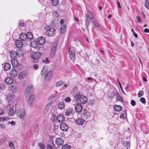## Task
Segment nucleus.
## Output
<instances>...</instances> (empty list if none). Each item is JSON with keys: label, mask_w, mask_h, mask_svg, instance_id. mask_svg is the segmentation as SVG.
<instances>
[{"label": "nucleus", "mask_w": 149, "mask_h": 149, "mask_svg": "<svg viewBox=\"0 0 149 149\" xmlns=\"http://www.w3.org/2000/svg\"><path fill=\"white\" fill-rule=\"evenodd\" d=\"M64 83L63 81H60L57 82L56 83V86H59L63 85Z\"/></svg>", "instance_id": "40"}, {"label": "nucleus", "mask_w": 149, "mask_h": 149, "mask_svg": "<svg viewBox=\"0 0 149 149\" xmlns=\"http://www.w3.org/2000/svg\"><path fill=\"white\" fill-rule=\"evenodd\" d=\"M140 101L143 104H145L146 102L145 99L143 97H141L140 99Z\"/></svg>", "instance_id": "47"}, {"label": "nucleus", "mask_w": 149, "mask_h": 149, "mask_svg": "<svg viewBox=\"0 0 149 149\" xmlns=\"http://www.w3.org/2000/svg\"><path fill=\"white\" fill-rule=\"evenodd\" d=\"M56 118L57 120L59 122H63L65 120L64 116L62 115L57 116Z\"/></svg>", "instance_id": "17"}, {"label": "nucleus", "mask_w": 149, "mask_h": 149, "mask_svg": "<svg viewBox=\"0 0 149 149\" xmlns=\"http://www.w3.org/2000/svg\"><path fill=\"white\" fill-rule=\"evenodd\" d=\"M33 87L30 86L28 87L25 91V95L26 97H28L31 95L33 91Z\"/></svg>", "instance_id": "7"}, {"label": "nucleus", "mask_w": 149, "mask_h": 149, "mask_svg": "<svg viewBox=\"0 0 149 149\" xmlns=\"http://www.w3.org/2000/svg\"><path fill=\"white\" fill-rule=\"evenodd\" d=\"M15 45L17 47L20 48L22 46L23 43L22 41L17 40L15 41Z\"/></svg>", "instance_id": "24"}, {"label": "nucleus", "mask_w": 149, "mask_h": 149, "mask_svg": "<svg viewBox=\"0 0 149 149\" xmlns=\"http://www.w3.org/2000/svg\"><path fill=\"white\" fill-rule=\"evenodd\" d=\"M144 31L147 33L149 32V29L147 28H146L144 30Z\"/></svg>", "instance_id": "63"}, {"label": "nucleus", "mask_w": 149, "mask_h": 149, "mask_svg": "<svg viewBox=\"0 0 149 149\" xmlns=\"http://www.w3.org/2000/svg\"><path fill=\"white\" fill-rule=\"evenodd\" d=\"M55 143L58 145L62 146L64 143V141L62 139L58 138L56 139Z\"/></svg>", "instance_id": "12"}, {"label": "nucleus", "mask_w": 149, "mask_h": 149, "mask_svg": "<svg viewBox=\"0 0 149 149\" xmlns=\"http://www.w3.org/2000/svg\"><path fill=\"white\" fill-rule=\"evenodd\" d=\"M85 17V24L86 27L88 28L90 22L89 20H91L94 18V15L90 11L87 10V13H86Z\"/></svg>", "instance_id": "2"}, {"label": "nucleus", "mask_w": 149, "mask_h": 149, "mask_svg": "<svg viewBox=\"0 0 149 149\" xmlns=\"http://www.w3.org/2000/svg\"><path fill=\"white\" fill-rule=\"evenodd\" d=\"M117 97L118 98V100L120 101V102H122L123 101V99L120 97V95L118 93H117Z\"/></svg>", "instance_id": "43"}, {"label": "nucleus", "mask_w": 149, "mask_h": 149, "mask_svg": "<svg viewBox=\"0 0 149 149\" xmlns=\"http://www.w3.org/2000/svg\"><path fill=\"white\" fill-rule=\"evenodd\" d=\"M83 107L80 104L78 103L75 106V110L78 113H80L82 110Z\"/></svg>", "instance_id": "11"}, {"label": "nucleus", "mask_w": 149, "mask_h": 149, "mask_svg": "<svg viewBox=\"0 0 149 149\" xmlns=\"http://www.w3.org/2000/svg\"><path fill=\"white\" fill-rule=\"evenodd\" d=\"M6 125L4 124H0V127H1V129H5L6 128Z\"/></svg>", "instance_id": "54"}, {"label": "nucleus", "mask_w": 149, "mask_h": 149, "mask_svg": "<svg viewBox=\"0 0 149 149\" xmlns=\"http://www.w3.org/2000/svg\"><path fill=\"white\" fill-rule=\"evenodd\" d=\"M16 111V108L14 110L12 107H11L10 108L9 110L8 111V113L9 116H13L15 114V112Z\"/></svg>", "instance_id": "16"}, {"label": "nucleus", "mask_w": 149, "mask_h": 149, "mask_svg": "<svg viewBox=\"0 0 149 149\" xmlns=\"http://www.w3.org/2000/svg\"><path fill=\"white\" fill-rule=\"evenodd\" d=\"M39 45L37 41H33L31 42V47L34 48L38 47Z\"/></svg>", "instance_id": "27"}, {"label": "nucleus", "mask_w": 149, "mask_h": 149, "mask_svg": "<svg viewBox=\"0 0 149 149\" xmlns=\"http://www.w3.org/2000/svg\"><path fill=\"white\" fill-rule=\"evenodd\" d=\"M47 149H54L52 146L51 145H48L47 147Z\"/></svg>", "instance_id": "57"}, {"label": "nucleus", "mask_w": 149, "mask_h": 149, "mask_svg": "<svg viewBox=\"0 0 149 149\" xmlns=\"http://www.w3.org/2000/svg\"><path fill=\"white\" fill-rule=\"evenodd\" d=\"M41 55V53L39 52L32 53L31 55V58H32V61L34 63H37Z\"/></svg>", "instance_id": "3"}, {"label": "nucleus", "mask_w": 149, "mask_h": 149, "mask_svg": "<svg viewBox=\"0 0 149 149\" xmlns=\"http://www.w3.org/2000/svg\"><path fill=\"white\" fill-rule=\"evenodd\" d=\"M136 19L140 23H141L142 22V20L141 19L140 17L139 16H137L136 17Z\"/></svg>", "instance_id": "56"}, {"label": "nucleus", "mask_w": 149, "mask_h": 149, "mask_svg": "<svg viewBox=\"0 0 149 149\" xmlns=\"http://www.w3.org/2000/svg\"><path fill=\"white\" fill-rule=\"evenodd\" d=\"M13 79L10 77H8L5 79V82L8 84H11L13 82Z\"/></svg>", "instance_id": "19"}, {"label": "nucleus", "mask_w": 149, "mask_h": 149, "mask_svg": "<svg viewBox=\"0 0 149 149\" xmlns=\"http://www.w3.org/2000/svg\"><path fill=\"white\" fill-rule=\"evenodd\" d=\"M10 64L9 63H6L4 65V68L6 70H8L9 69H10Z\"/></svg>", "instance_id": "30"}, {"label": "nucleus", "mask_w": 149, "mask_h": 149, "mask_svg": "<svg viewBox=\"0 0 149 149\" xmlns=\"http://www.w3.org/2000/svg\"><path fill=\"white\" fill-rule=\"evenodd\" d=\"M7 99L8 100V101H10L12 98V95H8L7 97Z\"/></svg>", "instance_id": "53"}, {"label": "nucleus", "mask_w": 149, "mask_h": 149, "mask_svg": "<svg viewBox=\"0 0 149 149\" xmlns=\"http://www.w3.org/2000/svg\"><path fill=\"white\" fill-rule=\"evenodd\" d=\"M52 4L54 6H56L59 4V0H52Z\"/></svg>", "instance_id": "37"}, {"label": "nucleus", "mask_w": 149, "mask_h": 149, "mask_svg": "<svg viewBox=\"0 0 149 149\" xmlns=\"http://www.w3.org/2000/svg\"><path fill=\"white\" fill-rule=\"evenodd\" d=\"M47 68L46 66L44 67L41 71V74L42 76L45 75L47 71Z\"/></svg>", "instance_id": "29"}, {"label": "nucleus", "mask_w": 149, "mask_h": 149, "mask_svg": "<svg viewBox=\"0 0 149 149\" xmlns=\"http://www.w3.org/2000/svg\"><path fill=\"white\" fill-rule=\"evenodd\" d=\"M51 118L52 120H54L56 119V116L54 115H52L51 117Z\"/></svg>", "instance_id": "64"}, {"label": "nucleus", "mask_w": 149, "mask_h": 149, "mask_svg": "<svg viewBox=\"0 0 149 149\" xmlns=\"http://www.w3.org/2000/svg\"><path fill=\"white\" fill-rule=\"evenodd\" d=\"M124 145L125 146V148L126 149H128V147H129L130 146V143H129V142H126L124 143Z\"/></svg>", "instance_id": "39"}, {"label": "nucleus", "mask_w": 149, "mask_h": 149, "mask_svg": "<svg viewBox=\"0 0 149 149\" xmlns=\"http://www.w3.org/2000/svg\"><path fill=\"white\" fill-rule=\"evenodd\" d=\"M49 109V107H45V109L44 110V113H46L48 111Z\"/></svg>", "instance_id": "50"}, {"label": "nucleus", "mask_w": 149, "mask_h": 149, "mask_svg": "<svg viewBox=\"0 0 149 149\" xmlns=\"http://www.w3.org/2000/svg\"><path fill=\"white\" fill-rule=\"evenodd\" d=\"M71 99L69 97H67L65 99V101L66 102H69L71 101Z\"/></svg>", "instance_id": "48"}, {"label": "nucleus", "mask_w": 149, "mask_h": 149, "mask_svg": "<svg viewBox=\"0 0 149 149\" xmlns=\"http://www.w3.org/2000/svg\"><path fill=\"white\" fill-rule=\"evenodd\" d=\"M34 96L33 95H31L30 96L29 100V104L30 105H32L33 100L34 99Z\"/></svg>", "instance_id": "33"}, {"label": "nucleus", "mask_w": 149, "mask_h": 149, "mask_svg": "<svg viewBox=\"0 0 149 149\" xmlns=\"http://www.w3.org/2000/svg\"><path fill=\"white\" fill-rule=\"evenodd\" d=\"M19 26V28L22 27L24 26V23L21 20H19L18 22Z\"/></svg>", "instance_id": "42"}, {"label": "nucleus", "mask_w": 149, "mask_h": 149, "mask_svg": "<svg viewBox=\"0 0 149 149\" xmlns=\"http://www.w3.org/2000/svg\"><path fill=\"white\" fill-rule=\"evenodd\" d=\"M132 31L133 33V35L136 38H137L138 37L137 34L135 32L133 29H132Z\"/></svg>", "instance_id": "58"}, {"label": "nucleus", "mask_w": 149, "mask_h": 149, "mask_svg": "<svg viewBox=\"0 0 149 149\" xmlns=\"http://www.w3.org/2000/svg\"><path fill=\"white\" fill-rule=\"evenodd\" d=\"M52 75V72L51 71H49L47 72V74L45 75V77H50Z\"/></svg>", "instance_id": "44"}, {"label": "nucleus", "mask_w": 149, "mask_h": 149, "mask_svg": "<svg viewBox=\"0 0 149 149\" xmlns=\"http://www.w3.org/2000/svg\"><path fill=\"white\" fill-rule=\"evenodd\" d=\"M26 35L27 37V38H28V39L31 40L33 38V35L31 32H28Z\"/></svg>", "instance_id": "31"}, {"label": "nucleus", "mask_w": 149, "mask_h": 149, "mask_svg": "<svg viewBox=\"0 0 149 149\" xmlns=\"http://www.w3.org/2000/svg\"><path fill=\"white\" fill-rule=\"evenodd\" d=\"M145 5L147 9H148L149 8V3L148 1H145Z\"/></svg>", "instance_id": "52"}, {"label": "nucleus", "mask_w": 149, "mask_h": 149, "mask_svg": "<svg viewBox=\"0 0 149 149\" xmlns=\"http://www.w3.org/2000/svg\"><path fill=\"white\" fill-rule=\"evenodd\" d=\"M17 52L14 51H12L10 52V56L12 59H15L17 56Z\"/></svg>", "instance_id": "18"}, {"label": "nucleus", "mask_w": 149, "mask_h": 149, "mask_svg": "<svg viewBox=\"0 0 149 149\" xmlns=\"http://www.w3.org/2000/svg\"><path fill=\"white\" fill-rule=\"evenodd\" d=\"M61 130L64 131H66L68 129V126L67 124L65 123H62L60 126Z\"/></svg>", "instance_id": "10"}, {"label": "nucleus", "mask_w": 149, "mask_h": 149, "mask_svg": "<svg viewBox=\"0 0 149 149\" xmlns=\"http://www.w3.org/2000/svg\"><path fill=\"white\" fill-rule=\"evenodd\" d=\"M74 112L73 109L72 108H68L66 109L64 111L65 115L66 116H68L69 115H72Z\"/></svg>", "instance_id": "8"}, {"label": "nucleus", "mask_w": 149, "mask_h": 149, "mask_svg": "<svg viewBox=\"0 0 149 149\" xmlns=\"http://www.w3.org/2000/svg\"><path fill=\"white\" fill-rule=\"evenodd\" d=\"M38 145L40 149H44L45 148V145L42 143H38Z\"/></svg>", "instance_id": "35"}, {"label": "nucleus", "mask_w": 149, "mask_h": 149, "mask_svg": "<svg viewBox=\"0 0 149 149\" xmlns=\"http://www.w3.org/2000/svg\"><path fill=\"white\" fill-rule=\"evenodd\" d=\"M131 104L132 106H134L136 105V102L134 100H132L131 102Z\"/></svg>", "instance_id": "51"}, {"label": "nucleus", "mask_w": 149, "mask_h": 149, "mask_svg": "<svg viewBox=\"0 0 149 149\" xmlns=\"http://www.w3.org/2000/svg\"><path fill=\"white\" fill-rule=\"evenodd\" d=\"M11 63L12 66L14 68H15L18 65V62L15 59H12L11 60Z\"/></svg>", "instance_id": "23"}, {"label": "nucleus", "mask_w": 149, "mask_h": 149, "mask_svg": "<svg viewBox=\"0 0 149 149\" xmlns=\"http://www.w3.org/2000/svg\"><path fill=\"white\" fill-rule=\"evenodd\" d=\"M9 146L12 149H15V147L14 143L12 142H10L9 143Z\"/></svg>", "instance_id": "38"}, {"label": "nucleus", "mask_w": 149, "mask_h": 149, "mask_svg": "<svg viewBox=\"0 0 149 149\" xmlns=\"http://www.w3.org/2000/svg\"><path fill=\"white\" fill-rule=\"evenodd\" d=\"M65 107V104L63 102H60L58 103V107L59 109H63Z\"/></svg>", "instance_id": "25"}, {"label": "nucleus", "mask_w": 149, "mask_h": 149, "mask_svg": "<svg viewBox=\"0 0 149 149\" xmlns=\"http://www.w3.org/2000/svg\"><path fill=\"white\" fill-rule=\"evenodd\" d=\"M83 115L84 117L86 119L88 118L90 115L89 113L85 109H83Z\"/></svg>", "instance_id": "21"}, {"label": "nucleus", "mask_w": 149, "mask_h": 149, "mask_svg": "<svg viewBox=\"0 0 149 149\" xmlns=\"http://www.w3.org/2000/svg\"><path fill=\"white\" fill-rule=\"evenodd\" d=\"M56 93L53 94L52 95H50L49 97V98L50 99H52L53 98H54V97H56Z\"/></svg>", "instance_id": "49"}, {"label": "nucleus", "mask_w": 149, "mask_h": 149, "mask_svg": "<svg viewBox=\"0 0 149 149\" xmlns=\"http://www.w3.org/2000/svg\"><path fill=\"white\" fill-rule=\"evenodd\" d=\"M10 75L13 77H15L17 75V72L15 69H12L10 71Z\"/></svg>", "instance_id": "14"}, {"label": "nucleus", "mask_w": 149, "mask_h": 149, "mask_svg": "<svg viewBox=\"0 0 149 149\" xmlns=\"http://www.w3.org/2000/svg\"><path fill=\"white\" fill-rule=\"evenodd\" d=\"M143 94V92L142 91H139L138 95L139 97H140L142 96V95Z\"/></svg>", "instance_id": "46"}, {"label": "nucleus", "mask_w": 149, "mask_h": 149, "mask_svg": "<svg viewBox=\"0 0 149 149\" xmlns=\"http://www.w3.org/2000/svg\"><path fill=\"white\" fill-rule=\"evenodd\" d=\"M69 54L71 60L73 61H74L75 59V52L73 47L70 48Z\"/></svg>", "instance_id": "6"}, {"label": "nucleus", "mask_w": 149, "mask_h": 149, "mask_svg": "<svg viewBox=\"0 0 149 149\" xmlns=\"http://www.w3.org/2000/svg\"><path fill=\"white\" fill-rule=\"evenodd\" d=\"M0 88L3 89L5 88V87L4 85V84H0Z\"/></svg>", "instance_id": "59"}, {"label": "nucleus", "mask_w": 149, "mask_h": 149, "mask_svg": "<svg viewBox=\"0 0 149 149\" xmlns=\"http://www.w3.org/2000/svg\"><path fill=\"white\" fill-rule=\"evenodd\" d=\"M64 22V20L63 19H61L60 22V23L61 24V25H62V24H64L63 23Z\"/></svg>", "instance_id": "62"}, {"label": "nucleus", "mask_w": 149, "mask_h": 149, "mask_svg": "<svg viewBox=\"0 0 149 149\" xmlns=\"http://www.w3.org/2000/svg\"><path fill=\"white\" fill-rule=\"evenodd\" d=\"M37 41L39 45H42L45 42V40L44 37H40L38 38Z\"/></svg>", "instance_id": "13"}, {"label": "nucleus", "mask_w": 149, "mask_h": 149, "mask_svg": "<svg viewBox=\"0 0 149 149\" xmlns=\"http://www.w3.org/2000/svg\"><path fill=\"white\" fill-rule=\"evenodd\" d=\"M126 117V114L125 113H122L120 114V118H121L125 119Z\"/></svg>", "instance_id": "45"}, {"label": "nucleus", "mask_w": 149, "mask_h": 149, "mask_svg": "<svg viewBox=\"0 0 149 149\" xmlns=\"http://www.w3.org/2000/svg\"><path fill=\"white\" fill-rule=\"evenodd\" d=\"M76 123L79 125H83L84 122V120L82 118H79L75 120Z\"/></svg>", "instance_id": "22"}, {"label": "nucleus", "mask_w": 149, "mask_h": 149, "mask_svg": "<svg viewBox=\"0 0 149 149\" xmlns=\"http://www.w3.org/2000/svg\"><path fill=\"white\" fill-rule=\"evenodd\" d=\"M27 36L24 33H22L20 34L19 35L20 39L23 41L25 40L27 38Z\"/></svg>", "instance_id": "20"}, {"label": "nucleus", "mask_w": 149, "mask_h": 149, "mask_svg": "<svg viewBox=\"0 0 149 149\" xmlns=\"http://www.w3.org/2000/svg\"><path fill=\"white\" fill-rule=\"evenodd\" d=\"M66 26L65 24H63L60 29V32L61 34H63L66 31Z\"/></svg>", "instance_id": "26"}, {"label": "nucleus", "mask_w": 149, "mask_h": 149, "mask_svg": "<svg viewBox=\"0 0 149 149\" xmlns=\"http://www.w3.org/2000/svg\"><path fill=\"white\" fill-rule=\"evenodd\" d=\"M8 123H10L12 125H15V123L14 121H12L11 122H9Z\"/></svg>", "instance_id": "61"}, {"label": "nucleus", "mask_w": 149, "mask_h": 149, "mask_svg": "<svg viewBox=\"0 0 149 149\" xmlns=\"http://www.w3.org/2000/svg\"><path fill=\"white\" fill-rule=\"evenodd\" d=\"M10 91L12 93H14L16 91V87L15 86H10Z\"/></svg>", "instance_id": "36"}, {"label": "nucleus", "mask_w": 149, "mask_h": 149, "mask_svg": "<svg viewBox=\"0 0 149 149\" xmlns=\"http://www.w3.org/2000/svg\"><path fill=\"white\" fill-rule=\"evenodd\" d=\"M93 24L96 27H98L100 26L99 23L96 19H94L92 20Z\"/></svg>", "instance_id": "32"}, {"label": "nucleus", "mask_w": 149, "mask_h": 149, "mask_svg": "<svg viewBox=\"0 0 149 149\" xmlns=\"http://www.w3.org/2000/svg\"><path fill=\"white\" fill-rule=\"evenodd\" d=\"M38 65L37 64H35L33 65V68L34 69L37 70L38 68Z\"/></svg>", "instance_id": "55"}, {"label": "nucleus", "mask_w": 149, "mask_h": 149, "mask_svg": "<svg viewBox=\"0 0 149 149\" xmlns=\"http://www.w3.org/2000/svg\"><path fill=\"white\" fill-rule=\"evenodd\" d=\"M16 114L17 116L19 118H24L26 115L25 110L23 109H17L16 111Z\"/></svg>", "instance_id": "5"}, {"label": "nucleus", "mask_w": 149, "mask_h": 149, "mask_svg": "<svg viewBox=\"0 0 149 149\" xmlns=\"http://www.w3.org/2000/svg\"><path fill=\"white\" fill-rule=\"evenodd\" d=\"M27 74L26 71H24L20 72L18 75V78L19 79H22L26 76Z\"/></svg>", "instance_id": "15"}, {"label": "nucleus", "mask_w": 149, "mask_h": 149, "mask_svg": "<svg viewBox=\"0 0 149 149\" xmlns=\"http://www.w3.org/2000/svg\"><path fill=\"white\" fill-rule=\"evenodd\" d=\"M57 45L56 43H54L52 46V49L51 52V56L53 57L55 54L56 49Z\"/></svg>", "instance_id": "9"}, {"label": "nucleus", "mask_w": 149, "mask_h": 149, "mask_svg": "<svg viewBox=\"0 0 149 149\" xmlns=\"http://www.w3.org/2000/svg\"><path fill=\"white\" fill-rule=\"evenodd\" d=\"M44 28L46 31V33L47 36H52L55 35V30L54 29L51 28L48 26H45Z\"/></svg>", "instance_id": "4"}, {"label": "nucleus", "mask_w": 149, "mask_h": 149, "mask_svg": "<svg viewBox=\"0 0 149 149\" xmlns=\"http://www.w3.org/2000/svg\"><path fill=\"white\" fill-rule=\"evenodd\" d=\"M35 131L36 132H38V125H36L35 127Z\"/></svg>", "instance_id": "60"}, {"label": "nucleus", "mask_w": 149, "mask_h": 149, "mask_svg": "<svg viewBox=\"0 0 149 149\" xmlns=\"http://www.w3.org/2000/svg\"><path fill=\"white\" fill-rule=\"evenodd\" d=\"M113 108L116 111H120L122 109V107L120 106L115 105Z\"/></svg>", "instance_id": "28"}, {"label": "nucleus", "mask_w": 149, "mask_h": 149, "mask_svg": "<svg viewBox=\"0 0 149 149\" xmlns=\"http://www.w3.org/2000/svg\"><path fill=\"white\" fill-rule=\"evenodd\" d=\"M74 99L76 101H79L81 104H84L87 103L88 99L87 97L82 95L80 93H78L76 94L74 96Z\"/></svg>", "instance_id": "1"}, {"label": "nucleus", "mask_w": 149, "mask_h": 149, "mask_svg": "<svg viewBox=\"0 0 149 149\" xmlns=\"http://www.w3.org/2000/svg\"><path fill=\"white\" fill-rule=\"evenodd\" d=\"M16 52L17 54V56H22L24 55L23 52L20 50L17 51Z\"/></svg>", "instance_id": "34"}, {"label": "nucleus", "mask_w": 149, "mask_h": 149, "mask_svg": "<svg viewBox=\"0 0 149 149\" xmlns=\"http://www.w3.org/2000/svg\"><path fill=\"white\" fill-rule=\"evenodd\" d=\"M70 146L67 144L63 145L62 147V149H70Z\"/></svg>", "instance_id": "41"}]
</instances>
